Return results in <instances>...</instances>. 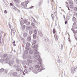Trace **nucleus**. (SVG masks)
Listing matches in <instances>:
<instances>
[{"label": "nucleus", "mask_w": 77, "mask_h": 77, "mask_svg": "<svg viewBox=\"0 0 77 77\" xmlns=\"http://www.w3.org/2000/svg\"><path fill=\"white\" fill-rule=\"evenodd\" d=\"M23 70H22L21 71H20V72L21 74H23Z\"/></svg>", "instance_id": "49"}, {"label": "nucleus", "mask_w": 77, "mask_h": 77, "mask_svg": "<svg viewBox=\"0 0 77 77\" xmlns=\"http://www.w3.org/2000/svg\"><path fill=\"white\" fill-rule=\"evenodd\" d=\"M75 19H76L75 18V17H73L72 18V20L75 21Z\"/></svg>", "instance_id": "32"}, {"label": "nucleus", "mask_w": 77, "mask_h": 77, "mask_svg": "<svg viewBox=\"0 0 77 77\" xmlns=\"http://www.w3.org/2000/svg\"><path fill=\"white\" fill-rule=\"evenodd\" d=\"M32 7H30V9H32Z\"/></svg>", "instance_id": "61"}, {"label": "nucleus", "mask_w": 77, "mask_h": 77, "mask_svg": "<svg viewBox=\"0 0 77 77\" xmlns=\"http://www.w3.org/2000/svg\"><path fill=\"white\" fill-rule=\"evenodd\" d=\"M41 62H42V60L41 61V63L40 64V62H39H39H38V64H40V66H41V69L40 68H39L38 69V71L39 72L41 71L42 70H43V69H42V66H41Z\"/></svg>", "instance_id": "4"}, {"label": "nucleus", "mask_w": 77, "mask_h": 77, "mask_svg": "<svg viewBox=\"0 0 77 77\" xmlns=\"http://www.w3.org/2000/svg\"><path fill=\"white\" fill-rule=\"evenodd\" d=\"M74 11H77V7H75L74 8Z\"/></svg>", "instance_id": "30"}, {"label": "nucleus", "mask_w": 77, "mask_h": 77, "mask_svg": "<svg viewBox=\"0 0 77 77\" xmlns=\"http://www.w3.org/2000/svg\"><path fill=\"white\" fill-rule=\"evenodd\" d=\"M77 67H75L74 68H72L71 70V72L72 73H74L75 71V70L77 69Z\"/></svg>", "instance_id": "6"}, {"label": "nucleus", "mask_w": 77, "mask_h": 77, "mask_svg": "<svg viewBox=\"0 0 77 77\" xmlns=\"http://www.w3.org/2000/svg\"><path fill=\"white\" fill-rule=\"evenodd\" d=\"M15 11H18V9H17V8L16 9H15Z\"/></svg>", "instance_id": "53"}, {"label": "nucleus", "mask_w": 77, "mask_h": 77, "mask_svg": "<svg viewBox=\"0 0 77 77\" xmlns=\"http://www.w3.org/2000/svg\"><path fill=\"white\" fill-rule=\"evenodd\" d=\"M33 52L34 53V55L36 57V59H37L39 61L40 64L41 63V61H42V59H41V57L39 55H38V51L36 49H34L33 50Z\"/></svg>", "instance_id": "1"}, {"label": "nucleus", "mask_w": 77, "mask_h": 77, "mask_svg": "<svg viewBox=\"0 0 77 77\" xmlns=\"http://www.w3.org/2000/svg\"><path fill=\"white\" fill-rule=\"evenodd\" d=\"M69 39V38L68 39Z\"/></svg>", "instance_id": "63"}, {"label": "nucleus", "mask_w": 77, "mask_h": 77, "mask_svg": "<svg viewBox=\"0 0 77 77\" xmlns=\"http://www.w3.org/2000/svg\"><path fill=\"white\" fill-rule=\"evenodd\" d=\"M15 41L14 40L13 43H12V44H13L14 46V47L16 46V45L15 44H15Z\"/></svg>", "instance_id": "21"}, {"label": "nucleus", "mask_w": 77, "mask_h": 77, "mask_svg": "<svg viewBox=\"0 0 77 77\" xmlns=\"http://www.w3.org/2000/svg\"><path fill=\"white\" fill-rule=\"evenodd\" d=\"M61 50L63 49V45H62V44H61Z\"/></svg>", "instance_id": "41"}, {"label": "nucleus", "mask_w": 77, "mask_h": 77, "mask_svg": "<svg viewBox=\"0 0 77 77\" xmlns=\"http://www.w3.org/2000/svg\"><path fill=\"white\" fill-rule=\"evenodd\" d=\"M36 43V40H33V41L32 43V45L33 44H35Z\"/></svg>", "instance_id": "16"}, {"label": "nucleus", "mask_w": 77, "mask_h": 77, "mask_svg": "<svg viewBox=\"0 0 77 77\" xmlns=\"http://www.w3.org/2000/svg\"><path fill=\"white\" fill-rule=\"evenodd\" d=\"M37 47V46L36 45H34L33 47V48H36Z\"/></svg>", "instance_id": "38"}, {"label": "nucleus", "mask_w": 77, "mask_h": 77, "mask_svg": "<svg viewBox=\"0 0 77 77\" xmlns=\"http://www.w3.org/2000/svg\"><path fill=\"white\" fill-rule=\"evenodd\" d=\"M10 6H14V5H13V4H12V3H10Z\"/></svg>", "instance_id": "39"}, {"label": "nucleus", "mask_w": 77, "mask_h": 77, "mask_svg": "<svg viewBox=\"0 0 77 77\" xmlns=\"http://www.w3.org/2000/svg\"><path fill=\"white\" fill-rule=\"evenodd\" d=\"M23 59H26L27 57V56L26 55H23Z\"/></svg>", "instance_id": "26"}, {"label": "nucleus", "mask_w": 77, "mask_h": 77, "mask_svg": "<svg viewBox=\"0 0 77 77\" xmlns=\"http://www.w3.org/2000/svg\"><path fill=\"white\" fill-rule=\"evenodd\" d=\"M3 57H4L5 59H4V60H8V59H10V58H11V55H9L8 56H7V55L6 54H5L3 55Z\"/></svg>", "instance_id": "2"}, {"label": "nucleus", "mask_w": 77, "mask_h": 77, "mask_svg": "<svg viewBox=\"0 0 77 77\" xmlns=\"http://www.w3.org/2000/svg\"><path fill=\"white\" fill-rule=\"evenodd\" d=\"M20 24L22 26V25H23L24 24V23L23 22H20Z\"/></svg>", "instance_id": "40"}, {"label": "nucleus", "mask_w": 77, "mask_h": 77, "mask_svg": "<svg viewBox=\"0 0 77 77\" xmlns=\"http://www.w3.org/2000/svg\"><path fill=\"white\" fill-rule=\"evenodd\" d=\"M23 37H24L25 38H26L27 36V34L26 32H24L23 33Z\"/></svg>", "instance_id": "11"}, {"label": "nucleus", "mask_w": 77, "mask_h": 77, "mask_svg": "<svg viewBox=\"0 0 77 77\" xmlns=\"http://www.w3.org/2000/svg\"><path fill=\"white\" fill-rule=\"evenodd\" d=\"M25 29H26V25H23L22 26V29L23 30H25Z\"/></svg>", "instance_id": "13"}, {"label": "nucleus", "mask_w": 77, "mask_h": 77, "mask_svg": "<svg viewBox=\"0 0 77 77\" xmlns=\"http://www.w3.org/2000/svg\"><path fill=\"white\" fill-rule=\"evenodd\" d=\"M69 7L71 9H74V6L72 5H70Z\"/></svg>", "instance_id": "23"}, {"label": "nucleus", "mask_w": 77, "mask_h": 77, "mask_svg": "<svg viewBox=\"0 0 77 77\" xmlns=\"http://www.w3.org/2000/svg\"><path fill=\"white\" fill-rule=\"evenodd\" d=\"M26 46L27 47H30V44L29 43H27L26 44Z\"/></svg>", "instance_id": "18"}, {"label": "nucleus", "mask_w": 77, "mask_h": 77, "mask_svg": "<svg viewBox=\"0 0 77 77\" xmlns=\"http://www.w3.org/2000/svg\"><path fill=\"white\" fill-rule=\"evenodd\" d=\"M68 35H69V33L68 32Z\"/></svg>", "instance_id": "62"}, {"label": "nucleus", "mask_w": 77, "mask_h": 77, "mask_svg": "<svg viewBox=\"0 0 77 77\" xmlns=\"http://www.w3.org/2000/svg\"><path fill=\"white\" fill-rule=\"evenodd\" d=\"M74 2H77V0H74Z\"/></svg>", "instance_id": "57"}, {"label": "nucleus", "mask_w": 77, "mask_h": 77, "mask_svg": "<svg viewBox=\"0 0 77 77\" xmlns=\"http://www.w3.org/2000/svg\"><path fill=\"white\" fill-rule=\"evenodd\" d=\"M9 26L10 29H11V24H9Z\"/></svg>", "instance_id": "46"}, {"label": "nucleus", "mask_w": 77, "mask_h": 77, "mask_svg": "<svg viewBox=\"0 0 77 77\" xmlns=\"http://www.w3.org/2000/svg\"><path fill=\"white\" fill-rule=\"evenodd\" d=\"M31 40V38H30V36H28L27 38V41H28V42H29V41H30Z\"/></svg>", "instance_id": "10"}, {"label": "nucleus", "mask_w": 77, "mask_h": 77, "mask_svg": "<svg viewBox=\"0 0 77 77\" xmlns=\"http://www.w3.org/2000/svg\"><path fill=\"white\" fill-rule=\"evenodd\" d=\"M13 75L14 76H17V72H14L13 73Z\"/></svg>", "instance_id": "14"}, {"label": "nucleus", "mask_w": 77, "mask_h": 77, "mask_svg": "<svg viewBox=\"0 0 77 77\" xmlns=\"http://www.w3.org/2000/svg\"><path fill=\"white\" fill-rule=\"evenodd\" d=\"M9 65H10V66H11V65L10 64H9Z\"/></svg>", "instance_id": "64"}, {"label": "nucleus", "mask_w": 77, "mask_h": 77, "mask_svg": "<svg viewBox=\"0 0 77 77\" xmlns=\"http://www.w3.org/2000/svg\"><path fill=\"white\" fill-rule=\"evenodd\" d=\"M3 71H4V69L3 68H2L0 69V72H2Z\"/></svg>", "instance_id": "22"}, {"label": "nucleus", "mask_w": 77, "mask_h": 77, "mask_svg": "<svg viewBox=\"0 0 77 77\" xmlns=\"http://www.w3.org/2000/svg\"><path fill=\"white\" fill-rule=\"evenodd\" d=\"M12 32H14V30H13V29H11V35H12Z\"/></svg>", "instance_id": "31"}, {"label": "nucleus", "mask_w": 77, "mask_h": 77, "mask_svg": "<svg viewBox=\"0 0 77 77\" xmlns=\"http://www.w3.org/2000/svg\"><path fill=\"white\" fill-rule=\"evenodd\" d=\"M16 70L17 71H19L21 70V69L18 68L16 69Z\"/></svg>", "instance_id": "24"}, {"label": "nucleus", "mask_w": 77, "mask_h": 77, "mask_svg": "<svg viewBox=\"0 0 77 77\" xmlns=\"http://www.w3.org/2000/svg\"><path fill=\"white\" fill-rule=\"evenodd\" d=\"M36 35H37V34H34L33 35V38L34 39H36Z\"/></svg>", "instance_id": "17"}, {"label": "nucleus", "mask_w": 77, "mask_h": 77, "mask_svg": "<svg viewBox=\"0 0 77 77\" xmlns=\"http://www.w3.org/2000/svg\"><path fill=\"white\" fill-rule=\"evenodd\" d=\"M26 65H29V63H26Z\"/></svg>", "instance_id": "50"}, {"label": "nucleus", "mask_w": 77, "mask_h": 77, "mask_svg": "<svg viewBox=\"0 0 77 77\" xmlns=\"http://www.w3.org/2000/svg\"><path fill=\"white\" fill-rule=\"evenodd\" d=\"M27 57L28 58H29V59H31V56H30V55H29Z\"/></svg>", "instance_id": "37"}, {"label": "nucleus", "mask_w": 77, "mask_h": 77, "mask_svg": "<svg viewBox=\"0 0 77 77\" xmlns=\"http://www.w3.org/2000/svg\"><path fill=\"white\" fill-rule=\"evenodd\" d=\"M17 11L18 12H20V11L18 10Z\"/></svg>", "instance_id": "52"}, {"label": "nucleus", "mask_w": 77, "mask_h": 77, "mask_svg": "<svg viewBox=\"0 0 77 77\" xmlns=\"http://www.w3.org/2000/svg\"><path fill=\"white\" fill-rule=\"evenodd\" d=\"M66 4L67 5H68V2H66Z\"/></svg>", "instance_id": "60"}, {"label": "nucleus", "mask_w": 77, "mask_h": 77, "mask_svg": "<svg viewBox=\"0 0 77 77\" xmlns=\"http://www.w3.org/2000/svg\"><path fill=\"white\" fill-rule=\"evenodd\" d=\"M29 3V1H26L25 2V5L24 6V8H26L27 7V5Z\"/></svg>", "instance_id": "9"}, {"label": "nucleus", "mask_w": 77, "mask_h": 77, "mask_svg": "<svg viewBox=\"0 0 77 77\" xmlns=\"http://www.w3.org/2000/svg\"><path fill=\"white\" fill-rule=\"evenodd\" d=\"M5 5H6V6H7V7H8V5H7V4L6 3Z\"/></svg>", "instance_id": "54"}, {"label": "nucleus", "mask_w": 77, "mask_h": 77, "mask_svg": "<svg viewBox=\"0 0 77 77\" xmlns=\"http://www.w3.org/2000/svg\"><path fill=\"white\" fill-rule=\"evenodd\" d=\"M23 23L25 24H26V26H29L30 24V22L28 21V20L25 19L23 20Z\"/></svg>", "instance_id": "3"}, {"label": "nucleus", "mask_w": 77, "mask_h": 77, "mask_svg": "<svg viewBox=\"0 0 77 77\" xmlns=\"http://www.w3.org/2000/svg\"><path fill=\"white\" fill-rule=\"evenodd\" d=\"M69 3L70 5H72V4H73L72 2H69Z\"/></svg>", "instance_id": "45"}, {"label": "nucleus", "mask_w": 77, "mask_h": 77, "mask_svg": "<svg viewBox=\"0 0 77 77\" xmlns=\"http://www.w3.org/2000/svg\"><path fill=\"white\" fill-rule=\"evenodd\" d=\"M14 60H11V62H10V63H11V64H13V63H14Z\"/></svg>", "instance_id": "28"}, {"label": "nucleus", "mask_w": 77, "mask_h": 77, "mask_svg": "<svg viewBox=\"0 0 77 77\" xmlns=\"http://www.w3.org/2000/svg\"><path fill=\"white\" fill-rule=\"evenodd\" d=\"M45 41H46V42H47V41H48V39L47 38H45Z\"/></svg>", "instance_id": "36"}, {"label": "nucleus", "mask_w": 77, "mask_h": 77, "mask_svg": "<svg viewBox=\"0 0 77 77\" xmlns=\"http://www.w3.org/2000/svg\"><path fill=\"white\" fill-rule=\"evenodd\" d=\"M65 24H66L67 23V21H65Z\"/></svg>", "instance_id": "51"}, {"label": "nucleus", "mask_w": 77, "mask_h": 77, "mask_svg": "<svg viewBox=\"0 0 77 77\" xmlns=\"http://www.w3.org/2000/svg\"><path fill=\"white\" fill-rule=\"evenodd\" d=\"M29 53L30 54H32L33 53V51L32 50H30L29 51Z\"/></svg>", "instance_id": "29"}, {"label": "nucleus", "mask_w": 77, "mask_h": 77, "mask_svg": "<svg viewBox=\"0 0 77 77\" xmlns=\"http://www.w3.org/2000/svg\"><path fill=\"white\" fill-rule=\"evenodd\" d=\"M4 13H5V14H6L7 13V11L6 10H5L4 11Z\"/></svg>", "instance_id": "47"}, {"label": "nucleus", "mask_w": 77, "mask_h": 77, "mask_svg": "<svg viewBox=\"0 0 77 77\" xmlns=\"http://www.w3.org/2000/svg\"><path fill=\"white\" fill-rule=\"evenodd\" d=\"M32 29V26H26V29L27 30L29 31V30H30V29Z\"/></svg>", "instance_id": "5"}, {"label": "nucleus", "mask_w": 77, "mask_h": 77, "mask_svg": "<svg viewBox=\"0 0 77 77\" xmlns=\"http://www.w3.org/2000/svg\"><path fill=\"white\" fill-rule=\"evenodd\" d=\"M72 32H74V29H72Z\"/></svg>", "instance_id": "58"}, {"label": "nucleus", "mask_w": 77, "mask_h": 77, "mask_svg": "<svg viewBox=\"0 0 77 77\" xmlns=\"http://www.w3.org/2000/svg\"><path fill=\"white\" fill-rule=\"evenodd\" d=\"M27 60L28 62H29V63H31L32 62V60Z\"/></svg>", "instance_id": "19"}, {"label": "nucleus", "mask_w": 77, "mask_h": 77, "mask_svg": "<svg viewBox=\"0 0 77 77\" xmlns=\"http://www.w3.org/2000/svg\"><path fill=\"white\" fill-rule=\"evenodd\" d=\"M38 35L40 36L41 37H42V36H43V34H42V32L41 31H40L39 32H38Z\"/></svg>", "instance_id": "7"}, {"label": "nucleus", "mask_w": 77, "mask_h": 77, "mask_svg": "<svg viewBox=\"0 0 77 77\" xmlns=\"http://www.w3.org/2000/svg\"><path fill=\"white\" fill-rule=\"evenodd\" d=\"M12 8H13V9H14V10L16 9L17 8H16V7H15L14 6H13Z\"/></svg>", "instance_id": "33"}, {"label": "nucleus", "mask_w": 77, "mask_h": 77, "mask_svg": "<svg viewBox=\"0 0 77 77\" xmlns=\"http://www.w3.org/2000/svg\"><path fill=\"white\" fill-rule=\"evenodd\" d=\"M34 34H35V35H38V32H39L36 29H34Z\"/></svg>", "instance_id": "8"}, {"label": "nucleus", "mask_w": 77, "mask_h": 77, "mask_svg": "<svg viewBox=\"0 0 77 77\" xmlns=\"http://www.w3.org/2000/svg\"><path fill=\"white\" fill-rule=\"evenodd\" d=\"M35 68H40V66H39L38 65H36L35 66Z\"/></svg>", "instance_id": "20"}, {"label": "nucleus", "mask_w": 77, "mask_h": 77, "mask_svg": "<svg viewBox=\"0 0 77 77\" xmlns=\"http://www.w3.org/2000/svg\"><path fill=\"white\" fill-rule=\"evenodd\" d=\"M14 1L15 3H17L18 2V0H14Z\"/></svg>", "instance_id": "35"}, {"label": "nucleus", "mask_w": 77, "mask_h": 77, "mask_svg": "<svg viewBox=\"0 0 77 77\" xmlns=\"http://www.w3.org/2000/svg\"><path fill=\"white\" fill-rule=\"evenodd\" d=\"M75 39H76V41H77V38L75 37Z\"/></svg>", "instance_id": "56"}, {"label": "nucleus", "mask_w": 77, "mask_h": 77, "mask_svg": "<svg viewBox=\"0 0 77 77\" xmlns=\"http://www.w3.org/2000/svg\"><path fill=\"white\" fill-rule=\"evenodd\" d=\"M8 72V70L7 69L5 70V72H6V73H7Z\"/></svg>", "instance_id": "44"}, {"label": "nucleus", "mask_w": 77, "mask_h": 77, "mask_svg": "<svg viewBox=\"0 0 77 77\" xmlns=\"http://www.w3.org/2000/svg\"><path fill=\"white\" fill-rule=\"evenodd\" d=\"M75 33H77V30H76L75 31Z\"/></svg>", "instance_id": "55"}, {"label": "nucleus", "mask_w": 77, "mask_h": 77, "mask_svg": "<svg viewBox=\"0 0 77 77\" xmlns=\"http://www.w3.org/2000/svg\"><path fill=\"white\" fill-rule=\"evenodd\" d=\"M53 33H56V30H55V29H53Z\"/></svg>", "instance_id": "27"}, {"label": "nucleus", "mask_w": 77, "mask_h": 77, "mask_svg": "<svg viewBox=\"0 0 77 77\" xmlns=\"http://www.w3.org/2000/svg\"><path fill=\"white\" fill-rule=\"evenodd\" d=\"M31 25L34 28H36V26H35V24L33 23H31Z\"/></svg>", "instance_id": "12"}, {"label": "nucleus", "mask_w": 77, "mask_h": 77, "mask_svg": "<svg viewBox=\"0 0 77 77\" xmlns=\"http://www.w3.org/2000/svg\"><path fill=\"white\" fill-rule=\"evenodd\" d=\"M32 19L33 21H35V19H34V18L33 17H32Z\"/></svg>", "instance_id": "43"}, {"label": "nucleus", "mask_w": 77, "mask_h": 77, "mask_svg": "<svg viewBox=\"0 0 77 77\" xmlns=\"http://www.w3.org/2000/svg\"><path fill=\"white\" fill-rule=\"evenodd\" d=\"M51 16L52 18H53V19H54V17H53V14H52L51 15Z\"/></svg>", "instance_id": "48"}, {"label": "nucleus", "mask_w": 77, "mask_h": 77, "mask_svg": "<svg viewBox=\"0 0 77 77\" xmlns=\"http://www.w3.org/2000/svg\"><path fill=\"white\" fill-rule=\"evenodd\" d=\"M4 61V60L3 59H1L0 60V61L1 63H2V62H3Z\"/></svg>", "instance_id": "34"}, {"label": "nucleus", "mask_w": 77, "mask_h": 77, "mask_svg": "<svg viewBox=\"0 0 77 77\" xmlns=\"http://www.w3.org/2000/svg\"><path fill=\"white\" fill-rule=\"evenodd\" d=\"M21 6H22L24 8H24V6H25V4L24 2H22L21 4Z\"/></svg>", "instance_id": "15"}, {"label": "nucleus", "mask_w": 77, "mask_h": 77, "mask_svg": "<svg viewBox=\"0 0 77 77\" xmlns=\"http://www.w3.org/2000/svg\"><path fill=\"white\" fill-rule=\"evenodd\" d=\"M68 10H69V11H70V9H69V8H68Z\"/></svg>", "instance_id": "59"}, {"label": "nucleus", "mask_w": 77, "mask_h": 77, "mask_svg": "<svg viewBox=\"0 0 77 77\" xmlns=\"http://www.w3.org/2000/svg\"><path fill=\"white\" fill-rule=\"evenodd\" d=\"M29 33L30 35L32 34V30H29Z\"/></svg>", "instance_id": "25"}, {"label": "nucleus", "mask_w": 77, "mask_h": 77, "mask_svg": "<svg viewBox=\"0 0 77 77\" xmlns=\"http://www.w3.org/2000/svg\"><path fill=\"white\" fill-rule=\"evenodd\" d=\"M24 72L26 73H27V69L25 70Z\"/></svg>", "instance_id": "42"}]
</instances>
